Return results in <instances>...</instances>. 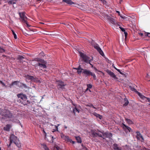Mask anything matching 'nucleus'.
Segmentation results:
<instances>
[{
	"mask_svg": "<svg viewBox=\"0 0 150 150\" xmlns=\"http://www.w3.org/2000/svg\"><path fill=\"white\" fill-rule=\"evenodd\" d=\"M17 96L18 98H20L23 101L22 102L24 105H27L30 103V102L27 100V98L25 95L21 93L17 94Z\"/></svg>",
	"mask_w": 150,
	"mask_h": 150,
	"instance_id": "obj_1",
	"label": "nucleus"
},
{
	"mask_svg": "<svg viewBox=\"0 0 150 150\" xmlns=\"http://www.w3.org/2000/svg\"><path fill=\"white\" fill-rule=\"evenodd\" d=\"M89 42L94 47L95 49L97 50L99 52V53L102 56H103L104 55V54L103 52L100 47L94 41L91 40Z\"/></svg>",
	"mask_w": 150,
	"mask_h": 150,
	"instance_id": "obj_2",
	"label": "nucleus"
},
{
	"mask_svg": "<svg viewBox=\"0 0 150 150\" xmlns=\"http://www.w3.org/2000/svg\"><path fill=\"white\" fill-rule=\"evenodd\" d=\"M79 53L80 56L82 58L84 62L87 63H89L91 65V62L93 58L92 57L91 59H90V58L87 56L82 53L80 52Z\"/></svg>",
	"mask_w": 150,
	"mask_h": 150,
	"instance_id": "obj_3",
	"label": "nucleus"
},
{
	"mask_svg": "<svg viewBox=\"0 0 150 150\" xmlns=\"http://www.w3.org/2000/svg\"><path fill=\"white\" fill-rule=\"evenodd\" d=\"M25 12H19L18 14L21 18V21L23 23L26 22L27 20L28 19V18L25 15Z\"/></svg>",
	"mask_w": 150,
	"mask_h": 150,
	"instance_id": "obj_4",
	"label": "nucleus"
},
{
	"mask_svg": "<svg viewBox=\"0 0 150 150\" xmlns=\"http://www.w3.org/2000/svg\"><path fill=\"white\" fill-rule=\"evenodd\" d=\"M5 115L4 114V115L3 116H4V117H3L4 118H12L13 116L12 113L10 112V111L7 110H5Z\"/></svg>",
	"mask_w": 150,
	"mask_h": 150,
	"instance_id": "obj_5",
	"label": "nucleus"
},
{
	"mask_svg": "<svg viewBox=\"0 0 150 150\" xmlns=\"http://www.w3.org/2000/svg\"><path fill=\"white\" fill-rule=\"evenodd\" d=\"M83 73L87 76H88L91 75L94 78L96 77V75L94 73H92L89 70L87 69H84V70L83 71Z\"/></svg>",
	"mask_w": 150,
	"mask_h": 150,
	"instance_id": "obj_6",
	"label": "nucleus"
},
{
	"mask_svg": "<svg viewBox=\"0 0 150 150\" xmlns=\"http://www.w3.org/2000/svg\"><path fill=\"white\" fill-rule=\"evenodd\" d=\"M56 84L57 87L58 89H63L65 85L64 83L62 81H57Z\"/></svg>",
	"mask_w": 150,
	"mask_h": 150,
	"instance_id": "obj_7",
	"label": "nucleus"
},
{
	"mask_svg": "<svg viewBox=\"0 0 150 150\" xmlns=\"http://www.w3.org/2000/svg\"><path fill=\"white\" fill-rule=\"evenodd\" d=\"M26 79L28 80H30L31 81H36V78L29 75H25V76Z\"/></svg>",
	"mask_w": 150,
	"mask_h": 150,
	"instance_id": "obj_8",
	"label": "nucleus"
},
{
	"mask_svg": "<svg viewBox=\"0 0 150 150\" xmlns=\"http://www.w3.org/2000/svg\"><path fill=\"white\" fill-rule=\"evenodd\" d=\"M15 138H16V137L14 135H11V136L10 137V145H11V144L13 142L18 147H19V144H18V143L16 144V142H15L13 140V138L14 139Z\"/></svg>",
	"mask_w": 150,
	"mask_h": 150,
	"instance_id": "obj_9",
	"label": "nucleus"
},
{
	"mask_svg": "<svg viewBox=\"0 0 150 150\" xmlns=\"http://www.w3.org/2000/svg\"><path fill=\"white\" fill-rule=\"evenodd\" d=\"M103 133L100 132H94L92 133V135L93 137L99 136L103 137Z\"/></svg>",
	"mask_w": 150,
	"mask_h": 150,
	"instance_id": "obj_10",
	"label": "nucleus"
},
{
	"mask_svg": "<svg viewBox=\"0 0 150 150\" xmlns=\"http://www.w3.org/2000/svg\"><path fill=\"white\" fill-rule=\"evenodd\" d=\"M107 72L111 77L113 78L114 79H117L116 75L113 72H112L111 71L108 70L107 71Z\"/></svg>",
	"mask_w": 150,
	"mask_h": 150,
	"instance_id": "obj_11",
	"label": "nucleus"
},
{
	"mask_svg": "<svg viewBox=\"0 0 150 150\" xmlns=\"http://www.w3.org/2000/svg\"><path fill=\"white\" fill-rule=\"evenodd\" d=\"M46 62L45 61V63H38V65L40 67L42 68H43L45 69L47 68V66L46 65Z\"/></svg>",
	"mask_w": 150,
	"mask_h": 150,
	"instance_id": "obj_12",
	"label": "nucleus"
},
{
	"mask_svg": "<svg viewBox=\"0 0 150 150\" xmlns=\"http://www.w3.org/2000/svg\"><path fill=\"white\" fill-rule=\"evenodd\" d=\"M112 136V134L110 133H109V132H106L105 133H103V137H111Z\"/></svg>",
	"mask_w": 150,
	"mask_h": 150,
	"instance_id": "obj_13",
	"label": "nucleus"
},
{
	"mask_svg": "<svg viewBox=\"0 0 150 150\" xmlns=\"http://www.w3.org/2000/svg\"><path fill=\"white\" fill-rule=\"evenodd\" d=\"M74 105L75 107L73 109V112L75 115H76V114L78 113L79 112V110L76 108V105Z\"/></svg>",
	"mask_w": 150,
	"mask_h": 150,
	"instance_id": "obj_14",
	"label": "nucleus"
},
{
	"mask_svg": "<svg viewBox=\"0 0 150 150\" xmlns=\"http://www.w3.org/2000/svg\"><path fill=\"white\" fill-rule=\"evenodd\" d=\"M37 61V62H39V63H45V60H44L42 59H41L40 58H35L33 60V61Z\"/></svg>",
	"mask_w": 150,
	"mask_h": 150,
	"instance_id": "obj_15",
	"label": "nucleus"
},
{
	"mask_svg": "<svg viewBox=\"0 0 150 150\" xmlns=\"http://www.w3.org/2000/svg\"><path fill=\"white\" fill-rule=\"evenodd\" d=\"M76 69L77 70V72L78 74H81V73H83V71L84 70L81 68L80 66H79L78 68H76Z\"/></svg>",
	"mask_w": 150,
	"mask_h": 150,
	"instance_id": "obj_16",
	"label": "nucleus"
},
{
	"mask_svg": "<svg viewBox=\"0 0 150 150\" xmlns=\"http://www.w3.org/2000/svg\"><path fill=\"white\" fill-rule=\"evenodd\" d=\"M11 127V125H10L8 124L6 125L5 127L4 128V130L8 131H10V129Z\"/></svg>",
	"mask_w": 150,
	"mask_h": 150,
	"instance_id": "obj_17",
	"label": "nucleus"
},
{
	"mask_svg": "<svg viewBox=\"0 0 150 150\" xmlns=\"http://www.w3.org/2000/svg\"><path fill=\"white\" fill-rule=\"evenodd\" d=\"M113 148L115 150H122L121 148L119 147L118 145L116 144H113Z\"/></svg>",
	"mask_w": 150,
	"mask_h": 150,
	"instance_id": "obj_18",
	"label": "nucleus"
},
{
	"mask_svg": "<svg viewBox=\"0 0 150 150\" xmlns=\"http://www.w3.org/2000/svg\"><path fill=\"white\" fill-rule=\"evenodd\" d=\"M109 20L113 24H115L117 23L115 21V20L112 18H109Z\"/></svg>",
	"mask_w": 150,
	"mask_h": 150,
	"instance_id": "obj_19",
	"label": "nucleus"
},
{
	"mask_svg": "<svg viewBox=\"0 0 150 150\" xmlns=\"http://www.w3.org/2000/svg\"><path fill=\"white\" fill-rule=\"evenodd\" d=\"M137 138L139 140H140L141 139H142V141L144 140V139L142 136L141 134L139 132H138L137 133Z\"/></svg>",
	"mask_w": 150,
	"mask_h": 150,
	"instance_id": "obj_20",
	"label": "nucleus"
},
{
	"mask_svg": "<svg viewBox=\"0 0 150 150\" xmlns=\"http://www.w3.org/2000/svg\"><path fill=\"white\" fill-rule=\"evenodd\" d=\"M16 0H12L9 1L5 2V3L8 2L9 4H13L16 3Z\"/></svg>",
	"mask_w": 150,
	"mask_h": 150,
	"instance_id": "obj_21",
	"label": "nucleus"
},
{
	"mask_svg": "<svg viewBox=\"0 0 150 150\" xmlns=\"http://www.w3.org/2000/svg\"><path fill=\"white\" fill-rule=\"evenodd\" d=\"M66 3L71 6L75 4V3L73 2L71 0H66Z\"/></svg>",
	"mask_w": 150,
	"mask_h": 150,
	"instance_id": "obj_22",
	"label": "nucleus"
},
{
	"mask_svg": "<svg viewBox=\"0 0 150 150\" xmlns=\"http://www.w3.org/2000/svg\"><path fill=\"white\" fill-rule=\"evenodd\" d=\"M122 125H123V128H124V127H125L127 129V130H128L129 132H130L132 131L131 129L129 127L126 126L124 123H123Z\"/></svg>",
	"mask_w": 150,
	"mask_h": 150,
	"instance_id": "obj_23",
	"label": "nucleus"
},
{
	"mask_svg": "<svg viewBox=\"0 0 150 150\" xmlns=\"http://www.w3.org/2000/svg\"><path fill=\"white\" fill-rule=\"evenodd\" d=\"M19 82V81H16L13 82L10 85V86L11 87V86H13V85H17L18 84V83Z\"/></svg>",
	"mask_w": 150,
	"mask_h": 150,
	"instance_id": "obj_24",
	"label": "nucleus"
},
{
	"mask_svg": "<svg viewBox=\"0 0 150 150\" xmlns=\"http://www.w3.org/2000/svg\"><path fill=\"white\" fill-rule=\"evenodd\" d=\"M93 115L96 117L99 118V119L100 120L102 118V116L100 115L99 114H98L96 112H94L93 113Z\"/></svg>",
	"mask_w": 150,
	"mask_h": 150,
	"instance_id": "obj_25",
	"label": "nucleus"
},
{
	"mask_svg": "<svg viewBox=\"0 0 150 150\" xmlns=\"http://www.w3.org/2000/svg\"><path fill=\"white\" fill-rule=\"evenodd\" d=\"M11 120L14 122L18 123L19 120L16 119L15 117L13 116L12 118H11Z\"/></svg>",
	"mask_w": 150,
	"mask_h": 150,
	"instance_id": "obj_26",
	"label": "nucleus"
},
{
	"mask_svg": "<svg viewBox=\"0 0 150 150\" xmlns=\"http://www.w3.org/2000/svg\"><path fill=\"white\" fill-rule=\"evenodd\" d=\"M76 139L77 141V142L79 143H81V137L79 136L76 137Z\"/></svg>",
	"mask_w": 150,
	"mask_h": 150,
	"instance_id": "obj_27",
	"label": "nucleus"
},
{
	"mask_svg": "<svg viewBox=\"0 0 150 150\" xmlns=\"http://www.w3.org/2000/svg\"><path fill=\"white\" fill-rule=\"evenodd\" d=\"M126 120L127 122L129 124L131 125L133 124V122L130 119H126Z\"/></svg>",
	"mask_w": 150,
	"mask_h": 150,
	"instance_id": "obj_28",
	"label": "nucleus"
},
{
	"mask_svg": "<svg viewBox=\"0 0 150 150\" xmlns=\"http://www.w3.org/2000/svg\"><path fill=\"white\" fill-rule=\"evenodd\" d=\"M137 94L139 97L142 99H144V98H146L144 96L142 95L141 93L138 92L137 93Z\"/></svg>",
	"mask_w": 150,
	"mask_h": 150,
	"instance_id": "obj_29",
	"label": "nucleus"
},
{
	"mask_svg": "<svg viewBox=\"0 0 150 150\" xmlns=\"http://www.w3.org/2000/svg\"><path fill=\"white\" fill-rule=\"evenodd\" d=\"M42 146L43 148L45 150H50L49 148L47 147V146L45 144H42Z\"/></svg>",
	"mask_w": 150,
	"mask_h": 150,
	"instance_id": "obj_30",
	"label": "nucleus"
},
{
	"mask_svg": "<svg viewBox=\"0 0 150 150\" xmlns=\"http://www.w3.org/2000/svg\"><path fill=\"white\" fill-rule=\"evenodd\" d=\"M0 83L1 84L3 87H5V88H6L7 87V86L4 82H3L2 81H0Z\"/></svg>",
	"mask_w": 150,
	"mask_h": 150,
	"instance_id": "obj_31",
	"label": "nucleus"
},
{
	"mask_svg": "<svg viewBox=\"0 0 150 150\" xmlns=\"http://www.w3.org/2000/svg\"><path fill=\"white\" fill-rule=\"evenodd\" d=\"M120 17L122 18L125 19V20L127 21L129 20V18L126 16H120Z\"/></svg>",
	"mask_w": 150,
	"mask_h": 150,
	"instance_id": "obj_32",
	"label": "nucleus"
},
{
	"mask_svg": "<svg viewBox=\"0 0 150 150\" xmlns=\"http://www.w3.org/2000/svg\"><path fill=\"white\" fill-rule=\"evenodd\" d=\"M130 89L133 91H134L136 92V93L138 92L133 87L130 86L129 87Z\"/></svg>",
	"mask_w": 150,
	"mask_h": 150,
	"instance_id": "obj_33",
	"label": "nucleus"
},
{
	"mask_svg": "<svg viewBox=\"0 0 150 150\" xmlns=\"http://www.w3.org/2000/svg\"><path fill=\"white\" fill-rule=\"evenodd\" d=\"M11 31H12V33H13V35L14 38L15 39H16L17 38V35H16V34L15 33V32L13 30H11Z\"/></svg>",
	"mask_w": 150,
	"mask_h": 150,
	"instance_id": "obj_34",
	"label": "nucleus"
},
{
	"mask_svg": "<svg viewBox=\"0 0 150 150\" xmlns=\"http://www.w3.org/2000/svg\"><path fill=\"white\" fill-rule=\"evenodd\" d=\"M5 50L2 48L1 47H0V53H3L5 52Z\"/></svg>",
	"mask_w": 150,
	"mask_h": 150,
	"instance_id": "obj_35",
	"label": "nucleus"
},
{
	"mask_svg": "<svg viewBox=\"0 0 150 150\" xmlns=\"http://www.w3.org/2000/svg\"><path fill=\"white\" fill-rule=\"evenodd\" d=\"M125 103L124 104V106H126L128 104L129 102H128V100H126V98H125Z\"/></svg>",
	"mask_w": 150,
	"mask_h": 150,
	"instance_id": "obj_36",
	"label": "nucleus"
},
{
	"mask_svg": "<svg viewBox=\"0 0 150 150\" xmlns=\"http://www.w3.org/2000/svg\"><path fill=\"white\" fill-rule=\"evenodd\" d=\"M60 136L62 139H66V136H65L63 134L61 133Z\"/></svg>",
	"mask_w": 150,
	"mask_h": 150,
	"instance_id": "obj_37",
	"label": "nucleus"
},
{
	"mask_svg": "<svg viewBox=\"0 0 150 150\" xmlns=\"http://www.w3.org/2000/svg\"><path fill=\"white\" fill-rule=\"evenodd\" d=\"M87 86L88 88H91L92 87V85L91 84H87Z\"/></svg>",
	"mask_w": 150,
	"mask_h": 150,
	"instance_id": "obj_38",
	"label": "nucleus"
},
{
	"mask_svg": "<svg viewBox=\"0 0 150 150\" xmlns=\"http://www.w3.org/2000/svg\"><path fill=\"white\" fill-rule=\"evenodd\" d=\"M18 58L19 59H22L24 58L22 56L20 55L18 56Z\"/></svg>",
	"mask_w": 150,
	"mask_h": 150,
	"instance_id": "obj_39",
	"label": "nucleus"
},
{
	"mask_svg": "<svg viewBox=\"0 0 150 150\" xmlns=\"http://www.w3.org/2000/svg\"><path fill=\"white\" fill-rule=\"evenodd\" d=\"M21 85H22V86L25 88H27V86H26V85L24 84V83H21Z\"/></svg>",
	"mask_w": 150,
	"mask_h": 150,
	"instance_id": "obj_40",
	"label": "nucleus"
},
{
	"mask_svg": "<svg viewBox=\"0 0 150 150\" xmlns=\"http://www.w3.org/2000/svg\"><path fill=\"white\" fill-rule=\"evenodd\" d=\"M39 54L40 55L42 56V57H43L44 56V52H41Z\"/></svg>",
	"mask_w": 150,
	"mask_h": 150,
	"instance_id": "obj_41",
	"label": "nucleus"
},
{
	"mask_svg": "<svg viewBox=\"0 0 150 150\" xmlns=\"http://www.w3.org/2000/svg\"><path fill=\"white\" fill-rule=\"evenodd\" d=\"M119 28L122 31L124 32H125V30L124 28H123L120 27Z\"/></svg>",
	"mask_w": 150,
	"mask_h": 150,
	"instance_id": "obj_42",
	"label": "nucleus"
},
{
	"mask_svg": "<svg viewBox=\"0 0 150 150\" xmlns=\"http://www.w3.org/2000/svg\"><path fill=\"white\" fill-rule=\"evenodd\" d=\"M116 70H117L121 74H122V73L121 71L120 70L118 69H116Z\"/></svg>",
	"mask_w": 150,
	"mask_h": 150,
	"instance_id": "obj_43",
	"label": "nucleus"
},
{
	"mask_svg": "<svg viewBox=\"0 0 150 150\" xmlns=\"http://www.w3.org/2000/svg\"><path fill=\"white\" fill-rule=\"evenodd\" d=\"M25 23L26 24V25H27V26L28 27H29L30 26L28 24V21H26V23Z\"/></svg>",
	"mask_w": 150,
	"mask_h": 150,
	"instance_id": "obj_44",
	"label": "nucleus"
},
{
	"mask_svg": "<svg viewBox=\"0 0 150 150\" xmlns=\"http://www.w3.org/2000/svg\"><path fill=\"white\" fill-rule=\"evenodd\" d=\"M101 1L103 2V3L104 4H105L106 3V1L104 0H101Z\"/></svg>",
	"mask_w": 150,
	"mask_h": 150,
	"instance_id": "obj_45",
	"label": "nucleus"
},
{
	"mask_svg": "<svg viewBox=\"0 0 150 150\" xmlns=\"http://www.w3.org/2000/svg\"><path fill=\"white\" fill-rule=\"evenodd\" d=\"M116 12L117 13H118V14L120 16H122L120 14V12L119 11H116Z\"/></svg>",
	"mask_w": 150,
	"mask_h": 150,
	"instance_id": "obj_46",
	"label": "nucleus"
},
{
	"mask_svg": "<svg viewBox=\"0 0 150 150\" xmlns=\"http://www.w3.org/2000/svg\"><path fill=\"white\" fill-rule=\"evenodd\" d=\"M148 100L149 102V105H150V99H149V98H146Z\"/></svg>",
	"mask_w": 150,
	"mask_h": 150,
	"instance_id": "obj_47",
	"label": "nucleus"
},
{
	"mask_svg": "<svg viewBox=\"0 0 150 150\" xmlns=\"http://www.w3.org/2000/svg\"><path fill=\"white\" fill-rule=\"evenodd\" d=\"M124 33H125V37H126L127 35V34L125 32Z\"/></svg>",
	"mask_w": 150,
	"mask_h": 150,
	"instance_id": "obj_48",
	"label": "nucleus"
},
{
	"mask_svg": "<svg viewBox=\"0 0 150 150\" xmlns=\"http://www.w3.org/2000/svg\"><path fill=\"white\" fill-rule=\"evenodd\" d=\"M91 106L93 108H95H95H95V107H94V106L93 105H91Z\"/></svg>",
	"mask_w": 150,
	"mask_h": 150,
	"instance_id": "obj_49",
	"label": "nucleus"
},
{
	"mask_svg": "<svg viewBox=\"0 0 150 150\" xmlns=\"http://www.w3.org/2000/svg\"><path fill=\"white\" fill-rule=\"evenodd\" d=\"M114 65V64L112 65L113 67L116 70V69H117L116 67H115Z\"/></svg>",
	"mask_w": 150,
	"mask_h": 150,
	"instance_id": "obj_50",
	"label": "nucleus"
},
{
	"mask_svg": "<svg viewBox=\"0 0 150 150\" xmlns=\"http://www.w3.org/2000/svg\"><path fill=\"white\" fill-rule=\"evenodd\" d=\"M0 115H2V116L4 115V114H3L1 112L0 113Z\"/></svg>",
	"mask_w": 150,
	"mask_h": 150,
	"instance_id": "obj_51",
	"label": "nucleus"
},
{
	"mask_svg": "<svg viewBox=\"0 0 150 150\" xmlns=\"http://www.w3.org/2000/svg\"><path fill=\"white\" fill-rule=\"evenodd\" d=\"M150 33H147V36H149V34Z\"/></svg>",
	"mask_w": 150,
	"mask_h": 150,
	"instance_id": "obj_52",
	"label": "nucleus"
},
{
	"mask_svg": "<svg viewBox=\"0 0 150 150\" xmlns=\"http://www.w3.org/2000/svg\"><path fill=\"white\" fill-rule=\"evenodd\" d=\"M43 132H44L45 134H46V132H45V131L44 130H43Z\"/></svg>",
	"mask_w": 150,
	"mask_h": 150,
	"instance_id": "obj_53",
	"label": "nucleus"
},
{
	"mask_svg": "<svg viewBox=\"0 0 150 150\" xmlns=\"http://www.w3.org/2000/svg\"><path fill=\"white\" fill-rule=\"evenodd\" d=\"M71 141H71H70V142H72L73 143V144H74V143H75V142H74L73 141Z\"/></svg>",
	"mask_w": 150,
	"mask_h": 150,
	"instance_id": "obj_54",
	"label": "nucleus"
},
{
	"mask_svg": "<svg viewBox=\"0 0 150 150\" xmlns=\"http://www.w3.org/2000/svg\"><path fill=\"white\" fill-rule=\"evenodd\" d=\"M89 88L87 87L86 89V91H88V90Z\"/></svg>",
	"mask_w": 150,
	"mask_h": 150,
	"instance_id": "obj_55",
	"label": "nucleus"
},
{
	"mask_svg": "<svg viewBox=\"0 0 150 150\" xmlns=\"http://www.w3.org/2000/svg\"><path fill=\"white\" fill-rule=\"evenodd\" d=\"M63 1L64 2H66V0H63Z\"/></svg>",
	"mask_w": 150,
	"mask_h": 150,
	"instance_id": "obj_56",
	"label": "nucleus"
},
{
	"mask_svg": "<svg viewBox=\"0 0 150 150\" xmlns=\"http://www.w3.org/2000/svg\"><path fill=\"white\" fill-rule=\"evenodd\" d=\"M41 0H37V1H41Z\"/></svg>",
	"mask_w": 150,
	"mask_h": 150,
	"instance_id": "obj_57",
	"label": "nucleus"
},
{
	"mask_svg": "<svg viewBox=\"0 0 150 150\" xmlns=\"http://www.w3.org/2000/svg\"><path fill=\"white\" fill-rule=\"evenodd\" d=\"M56 128L57 130V129H58V127H57L56 126Z\"/></svg>",
	"mask_w": 150,
	"mask_h": 150,
	"instance_id": "obj_58",
	"label": "nucleus"
},
{
	"mask_svg": "<svg viewBox=\"0 0 150 150\" xmlns=\"http://www.w3.org/2000/svg\"><path fill=\"white\" fill-rule=\"evenodd\" d=\"M52 139L53 140V139H54L53 137H52Z\"/></svg>",
	"mask_w": 150,
	"mask_h": 150,
	"instance_id": "obj_59",
	"label": "nucleus"
},
{
	"mask_svg": "<svg viewBox=\"0 0 150 150\" xmlns=\"http://www.w3.org/2000/svg\"><path fill=\"white\" fill-rule=\"evenodd\" d=\"M44 72H46V71H46V70H44Z\"/></svg>",
	"mask_w": 150,
	"mask_h": 150,
	"instance_id": "obj_60",
	"label": "nucleus"
},
{
	"mask_svg": "<svg viewBox=\"0 0 150 150\" xmlns=\"http://www.w3.org/2000/svg\"><path fill=\"white\" fill-rule=\"evenodd\" d=\"M0 150H1V147H0Z\"/></svg>",
	"mask_w": 150,
	"mask_h": 150,
	"instance_id": "obj_61",
	"label": "nucleus"
},
{
	"mask_svg": "<svg viewBox=\"0 0 150 150\" xmlns=\"http://www.w3.org/2000/svg\"><path fill=\"white\" fill-rule=\"evenodd\" d=\"M125 131H126V132H127V130H125Z\"/></svg>",
	"mask_w": 150,
	"mask_h": 150,
	"instance_id": "obj_62",
	"label": "nucleus"
},
{
	"mask_svg": "<svg viewBox=\"0 0 150 150\" xmlns=\"http://www.w3.org/2000/svg\"><path fill=\"white\" fill-rule=\"evenodd\" d=\"M148 74H147V76H148Z\"/></svg>",
	"mask_w": 150,
	"mask_h": 150,
	"instance_id": "obj_63",
	"label": "nucleus"
},
{
	"mask_svg": "<svg viewBox=\"0 0 150 150\" xmlns=\"http://www.w3.org/2000/svg\"><path fill=\"white\" fill-rule=\"evenodd\" d=\"M42 24H44V23H41Z\"/></svg>",
	"mask_w": 150,
	"mask_h": 150,
	"instance_id": "obj_64",
	"label": "nucleus"
}]
</instances>
